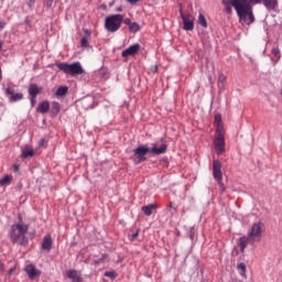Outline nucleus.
Listing matches in <instances>:
<instances>
[{
    "instance_id": "1",
    "label": "nucleus",
    "mask_w": 282,
    "mask_h": 282,
    "mask_svg": "<svg viewBox=\"0 0 282 282\" xmlns=\"http://www.w3.org/2000/svg\"><path fill=\"white\" fill-rule=\"evenodd\" d=\"M169 145L166 143H162L160 147L158 143H152V148L148 145H139L133 150V155L130 158L134 164H142V162H147V154L152 153L153 155H164Z\"/></svg>"
},
{
    "instance_id": "2",
    "label": "nucleus",
    "mask_w": 282,
    "mask_h": 282,
    "mask_svg": "<svg viewBox=\"0 0 282 282\" xmlns=\"http://www.w3.org/2000/svg\"><path fill=\"white\" fill-rule=\"evenodd\" d=\"M250 0H242L239 4L235 3V10L240 23L252 25L254 23V12Z\"/></svg>"
},
{
    "instance_id": "3",
    "label": "nucleus",
    "mask_w": 282,
    "mask_h": 282,
    "mask_svg": "<svg viewBox=\"0 0 282 282\" xmlns=\"http://www.w3.org/2000/svg\"><path fill=\"white\" fill-rule=\"evenodd\" d=\"M30 230V225L13 224L9 229V238L13 243H19V246H28L29 240L25 235Z\"/></svg>"
},
{
    "instance_id": "4",
    "label": "nucleus",
    "mask_w": 282,
    "mask_h": 282,
    "mask_svg": "<svg viewBox=\"0 0 282 282\" xmlns=\"http://www.w3.org/2000/svg\"><path fill=\"white\" fill-rule=\"evenodd\" d=\"M56 67L59 72H63L68 76H82V74H85V69L83 68L80 62H74L72 64L67 62H61L56 64Z\"/></svg>"
},
{
    "instance_id": "5",
    "label": "nucleus",
    "mask_w": 282,
    "mask_h": 282,
    "mask_svg": "<svg viewBox=\"0 0 282 282\" xmlns=\"http://www.w3.org/2000/svg\"><path fill=\"white\" fill-rule=\"evenodd\" d=\"M122 21H124V15L122 14L108 15L105 19V30L113 34L115 32H118L120 28H122Z\"/></svg>"
},
{
    "instance_id": "6",
    "label": "nucleus",
    "mask_w": 282,
    "mask_h": 282,
    "mask_svg": "<svg viewBox=\"0 0 282 282\" xmlns=\"http://www.w3.org/2000/svg\"><path fill=\"white\" fill-rule=\"evenodd\" d=\"M213 177L216 180L220 193H224L226 191V185H224V173L221 172V162H219V160L213 161Z\"/></svg>"
},
{
    "instance_id": "7",
    "label": "nucleus",
    "mask_w": 282,
    "mask_h": 282,
    "mask_svg": "<svg viewBox=\"0 0 282 282\" xmlns=\"http://www.w3.org/2000/svg\"><path fill=\"white\" fill-rule=\"evenodd\" d=\"M180 14L183 21V30L185 32H193L195 30V17L191 13H184L182 9H180Z\"/></svg>"
},
{
    "instance_id": "8",
    "label": "nucleus",
    "mask_w": 282,
    "mask_h": 282,
    "mask_svg": "<svg viewBox=\"0 0 282 282\" xmlns=\"http://www.w3.org/2000/svg\"><path fill=\"white\" fill-rule=\"evenodd\" d=\"M248 236L253 241H261V237H263V223H254L251 226V229L249 230Z\"/></svg>"
},
{
    "instance_id": "9",
    "label": "nucleus",
    "mask_w": 282,
    "mask_h": 282,
    "mask_svg": "<svg viewBox=\"0 0 282 282\" xmlns=\"http://www.w3.org/2000/svg\"><path fill=\"white\" fill-rule=\"evenodd\" d=\"M250 3H252L253 6H257V3H263L264 8L267 10L276 11V8H279V0H249Z\"/></svg>"
},
{
    "instance_id": "10",
    "label": "nucleus",
    "mask_w": 282,
    "mask_h": 282,
    "mask_svg": "<svg viewBox=\"0 0 282 282\" xmlns=\"http://www.w3.org/2000/svg\"><path fill=\"white\" fill-rule=\"evenodd\" d=\"M4 96L9 97V102H19V100H23V94L14 93V88L12 87L4 88Z\"/></svg>"
},
{
    "instance_id": "11",
    "label": "nucleus",
    "mask_w": 282,
    "mask_h": 282,
    "mask_svg": "<svg viewBox=\"0 0 282 282\" xmlns=\"http://www.w3.org/2000/svg\"><path fill=\"white\" fill-rule=\"evenodd\" d=\"M214 147L217 155L226 153V139L225 137H216L214 140Z\"/></svg>"
},
{
    "instance_id": "12",
    "label": "nucleus",
    "mask_w": 282,
    "mask_h": 282,
    "mask_svg": "<svg viewBox=\"0 0 282 282\" xmlns=\"http://www.w3.org/2000/svg\"><path fill=\"white\" fill-rule=\"evenodd\" d=\"M243 0H221V3L224 6V12L226 14L232 15V8L235 9V3L238 6L242 2Z\"/></svg>"
},
{
    "instance_id": "13",
    "label": "nucleus",
    "mask_w": 282,
    "mask_h": 282,
    "mask_svg": "<svg viewBox=\"0 0 282 282\" xmlns=\"http://www.w3.org/2000/svg\"><path fill=\"white\" fill-rule=\"evenodd\" d=\"M140 50H141L140 44H133L128 48H126L124 51H122L121 56L122 58H129V56H135V54H138Z\"/></svg>"
},
{
    "instance_id": "14",
    "label": "nucleus",
    "mask_w": 282,
    "mask_h": 282,
    "mask_svg": "<svg viewBox=\"0 0 282 282\" xmlns=\"http://www.w3.org/2000/svg\"><path fill=\"white\" fill-rule=\"evenodd\" d=\"M248 243H250V246H254V241L252 238H250L249 236H242L238 239V246L240 248V252H246V248H248Z\"/></svg>"
},
{
    "instance_id": "15",
    "label": "nucleus",
    "mask_w": 282,
    "mask_h": 282,
    "mask_svg": "<svg viewBox=\"0 0 282 282\" xmlns=\"http://www.w3.org/2000/svg\"><path fill=\"white\" fill-rule=\"evenodd\" d=\"M29 279H36V276H41V270H37L34 264H28L24 269Z\"/></svg>"
},
{
    "instance_id": "16",
    "label": "nucleus",
    "mask_w": 282,
    "mask_h": 282,
    "mask_svg": "<svg viewBox=\"0 0 282 282\" xmlns=\"http://www.w3.org/2000/svg\"><path fill=\"white\" fill-rule=\"evenodd\" d=\"M66 276L70 279L73 282H83V278L80 276V273L76 271V269H70L66 271Z\"/></svg>"
},
{
    "instance_id": "17",
    "label": "nucleus",
    "mask_w": 282,
    "mask_h": 282,
    "mask_svg": "<svg viewBox=\"0 0 282 282\" xmlns=\"http://www.w3.org/2000/svg\"><path fill=\"white\" fill-rule=\"evenodd\" d=\"M141 210L142 213H144V215H147V217H151L153 215V210H158V205L155 204L145 205V206H142Z\"/></svg>"
},
{
    "instance_id": "18",
    "label": "nucleus",
    "mask_w": 282,
    "mask_h": 282,
    "mask_svg": "<svg viewBox=\"0 0 282 282\" xmlns=\"http://www.w3.org/2000/svg\"><path fill=\"white\" fill-rule=\"evenodd\" d=\"M52 236H45L42 241V250H46V252H50L52 250Z\"/></svg>"
},
{
    "instance_id": "19",
    "label": "nucleus",
    "mask_w": 282,
    "mask_h": 282,
    "mask_svg": "<svg viewBox=\"0 0 282 282\" xmlns=\"http://www.w3.org/2000/svg\"><path fill=\"white\" fill-rule=\"evenodd\" d=\"M36 111H39V113H47L50 111V101L44 100L40 102L36 108Z\"/></svg>"
},
{
    "instance_id": "20",
    "label": "nucleus",
    "mask_w": 282,
    "mask_h": 282,
    "mask_svg": "<svg viewBox=\"0 0 282 282\" xmlns=\"http://www.w3.org/2000/svg\"><path fill=\"white\" fill-rule=\"evenodd\" d=\"M39 94H41V88L39 87V85H36V84H31V85L29 86V96L36 98V96H37Z\"/></svg>"
},
{
    "instance_id": "21",
    "label": "nucleus",
    "mask_w": 282,
    "mask_h": 282,
    "mask_svg": "<svg viewBox=\"0 0 282 282\" xmlns=\"http://www.w3.org/2000/svg\"><path fill=\"white\" fill-rule=\"evenodd\" d=\"M69 91V88L67 86H61L57 88L55 96L56 98H63L67 96V93Z\"/></svg>"
},
{
    "instance_id": "22",
    "label": "nucleus",
    "mask_w": 282,
    "mask_h": 282,
    "mask_svg": "<svg viewBox=\"0 0 282 282\" xmlns=\"http://www.w3.org/2000/svg\"><path fill=\"white\" fill-rule=\"evenodd\" d=\"M51 113L53 116H56L57 113H61V104L58 101L52 102Z\"/></svg>"
},
{
    "instance_id": "23",
    "label": "nucleus",
    "mask_w": 282,
    "mask_h": 282,
    "mask_svg": "<svg viewBox=\"0 0 282 282\" xmlns=\"http://www.w3.org/2000/svg\"><path fill=\"white\" fill-rule=\"evenodd\" d=\"M12 183V176L11 175H6L0 180V186H8Z\"/></svg>"
},
{
    "instance_id": "24",
    "label": "nucleus",
    "mask_w": 282,
    "mask_h": 282,
    "mask_svg": "<svg viewBox=\"0 0 282 282\" xmlns=\"http://www.w3.org/2000/svg\"><path fill=\"white\" fill-rule=\"evenodd\" d=\"M198 25H202V28H208V22L206 21L204 13L198 14Z\"/></svg>"
},
{
    "instance_id": "25",
    "label": "nucleus",
    "mask_w": 282,
    "mask_h": 282,
    "mask_svg": "<svg viewBox=\"0 0 282 282\" xmlns=\"http://www.w3.org/2000/svg\"><path fill=\"white\" fill-rule=\"evenodd\" d=\"M217 127V134H216V138H225L226 135V131L224 130V124H218L216 126Z\"/></svg>"
},
{
    "instance_id": "26",
    "label": "nucleus",
    "mask_w": 282,
    "mask_h": 282,
    "mask_svg": "<svg viewBox=\"0 0 282 282\" xmlns=\"http://www.w3.org/2000/svg\"><path fill=\"white\" fill-rule=\"evenodd\" d=\"M34 155V150L26 148L22 151V158L28 159V158H32Z\"/></svg>"
},
{
    "instance_id": "27",
    "label": "nucleus",
    "mask_w": 282,
    "mask_h": 282,
    "mask_svg": "<svg viewBox=\"0 0 282 282\" xmlns=\"http://www.w3.org/2000/svg\"><path fill=\"white\" fill-rule=\"evenodd\" d=\"M237 270L240 272L241 276H246V263L241 262L237 265Z\"/></svg>"
},
{
    "instance_id": "28",
    "label": "nucleus",
    "mask_w": 282,
    "mask_h": 282,
    "mask_svg": "<svg viewBox=\"0 0 282 282\" xmlns=\"http://www.w3.org/2000/svg\"><path fill=\"white\" fill-rule=\"evenodd\" d=\"M129 30L130 32H140V24H138L137 22H132L130 25H129Z\"/></svg>"
},
{
    "instance_id": "29",
    "label": "nucleus",
    "mask_w": 282,
    "mask_h": 282,
    "mask_svg": "<svg viewBox=\"0 0 282 282\" xmlns=\"http://www.w3.org/2000/svg\"><path fill=\"white\" fill-rule=\"evenodd\" d=\"M272 56H275V58H278V61H280L281 58V50H279V47H273L271 51Z\"/></svg>"
},
{
    "instance_id": "30",
    "label": "nucleus",
    "mask_w": 282,
    "mask_h": 282,
    "mask_svg": "<svg viewBox=\"0 0 282 282\" xmlns=\"http://www.w3.org/2000/svg\"><path fill=\"white\" fill-rule=\"evenodd\" d=\"M224 83H226V75L220 74L218 76V87H224Z\"/></svg>"
},
{
    "instance_id": "31",
    "label": "nucleus",
    "mask_w": 282,
    "mask_h": 282,
    "mask_svg": "<svg viewBox=\"0 0 282 282\" xmlns=\"http://www.w3.org/2000/svg\"><path fill=\"white\" fill-rule=\"evenodd\" d=\"M105 276H108L109 279H116V276H118V273H116V271H107L105 272Z\"/></svg>"
},
{
    "instance_id": "32",
    "label": "nucleus",
    "mask_w": 282,
    "mask_h": 282,
    "mask_svg": "<svg viewBox=\"0 0 282 282\" xmlns=\"http://www.w3.org/2000/svg\"><path fill=\"white\" fill-rule=\"evenodd\" d=\"M80 45L82 47H87V45H89V37H83L80 40Z\"/></svg>"
},
{
    "instance_id": "33",
    "label": "nucleus",
    "mask_w": 282,
    "mask_h": 282,
    "mask_svg": "<svg viewBox=\"0 0 282 282\" xmlns=\"http://www.w3.org/2000/svg\"><path fill=\"white\" fill-rule=\"evenodd\" d=\"M214 122L216 126L221 124V115L216 113L214 118Z\"/></svg>"
},
{
    "instance_id": "34",
    "label": "nucleus",
    "mask_w": 282,
    "mask_h": 282,
    "mask_svg": "<svg viewBox=\"0 0 282 282\" xmlns=\"http://www.w3.org/2000/svg\"><path fill=\"white\" fill-rule=\"evenodd\" d=\"M138 235H140V231H135L134 234L130 235V241H135L138 239Z\"/></svg>"
},
{
    "instance_id": "35",
    "label": "nucleus",
    "mask_w": 282,
    "mask_h": 282,
    "mask_svg": "<svg viewBox=\"0 0 282 282\" xmlns=\"http://www.w3.org/2000/svg\"><path fill=\"white\" fill-rule=\"evenodd\" d=\"M107 259V254H102V257L99 260H95V263L98 265L99 263H102Z\"/></svg>"
},
{
    "instance_id": "36",
    "label": "nucleus",
    "mask_w": 282,
    "mask_h": 282,
    "mask_svg": "<svg viewBox=\"0 0 282 282\" xmlns=\"http://www.w3.org/2000/svg\"><path fill=\"white\" fill-rule=\"evenodd\" d=\"M122 23H124V25H128L129 28L133 22L131 21V19L127 18L122 21Z\"/></svg>"
},
{
    "instance_id": "37",
    "label": "nucleus",
    "mask_w": 282,
    "mask_h": 282,
    "mask_svg": "<svg viewBox=\"0 0 282 282\" xmlns=\"http://www.w3.org/2000/svg\"><path fill=\"white\" fill-rule=\"evenodd\" d=\"M85 36L86 39H89V36H91V31H89V29H85L84 30Z\"/></svg>"
},
{
    "instance_id": "38",
    "label": "nucleus",
    "mask_w": 282,
    "mask_h": 282,
    "mask_svg": "<svg viewBox=\"0 0 282 282\" xmlns=\"http://www.w3.org/2000/svg\"><path fill=\"white\" fill-rule=\"evenodd\" d=\"M31 107L36 106V97H30Z\"/></svg>"
},
{
    "instance_id": "39",
    "label": "nucleus",
    "mask_w": 282,
    "mask_h": 282,
    "mask_svg": "<svg viewBox=\"0 0 282 282\" xmlns=\"http://www.w3.org/2000/svg\"><path fill=\"white\" fill-rule=\"evenodd\" d=\"M17 224L25 225L23 223V216L21 214L18 215V223Z\"/></svg>"
},
{
    "instance_id": "40",
    "label": "nucleus",
    "mask_w": 282,
    "mask_h": 282,
    "mask_svg": "<svg viewBox=\"0 0 282 282\" xmlns=\"http://www.w3.org/2000/svg\"><path fill=\"white\" fill-rule=\"evenodd\" d=\"M14 272H17V268H11V269H9V271H8V274H9V276H12V274H14Z\"/></svg>"
},
{
    "instance_id": "41",
    "label": "nucleus",
    "mask_w": 282,
    "mask_h": 282,
    "mask_svg": "<svg viewBox=\"0 0 282 282\" xmlns=\"http://www.w3.org/2000/svg\"><path fill=\"white\" fill-rule=\"evenodd\" d=\"M130 6H135V3L140 2L141 0H126Z\"/></svg>"
},
{
    "instance_id": "42",
    "label": "nucleus",
    "mask_w": 282,
    "mask_h": 282,
    "mask_svg": "<svg viewBox=\"0 0 282 282\" xmlns=\"http://www.w3.org/2000/svg\"><path fill=\"white\" fill-rule=\"evenodd\" d=\"M53 4H54V0L46 1V8H52Z\"/></svg>"
},
{
    "instance_id": "43",
    "label": "nucleus",
    "mask_w": 282,
    "mask_h": 282,
    "mask_svg": "<svg viewBox=\"0 0 282 282\" xmlns=\"http://www.w3.org/2000/svg\"><path fill=\"white\" fill-rule=\"evenodd\" d=\"M36 0H29V8H34V3Z\"/></svg>"
},
{
    "instance_id": "44",
    "label": "nucleus",
    "mask_w": 282,
    "mask_h": 282,
    "mask_svg": "<svg viewBox=\"0 0 282 282\" xmlns=\"http://www.w3.org/2000/svg\"><path fill=\"white\" fill-rule=\"evenodd\" d=\"M0 272H6V267L3 265V262H0Z\"/></svg>"
},
{
    "instance_id": "45",
    "label": "nucleus",
    "mask_w": 282,
    "mask_h": 282,
    "mask_svg": "<svg viewBox=\"0 0 282 282\" xmlns=\"http://www.w3.org/2000/svg\"><path fill=\"white\" fill-rule=\"evenodd\" d=\"M3 28H6V22L4 21H0V30H3Z\"/></svg>"
},
{
    "instance_id": "46",
    "label": "nucleus",
    "mask_w": 282,
    "mask_h": 282,
    "mask_svg": "<svg viewBox=\"0 0 282 282\" xmlns=\"http://www.w3.org/2000/svg\"><path fill=\"white\" fill-rule=\"evenodd\" d=\"M45 139H41V141H40V147H44L45 145Z\"/></svg>"
},
{
    "instance_id": "47",
    "label": "nucleus",
    "mask_w": 282,
    "mask_h": 282,
    "mask_svg": "<svg viewBox=\"0 0 282 282\" xmlns=\"http://www.w3.org/2000/svg\"><path fill=\"white\" fill-rule=\"evenodd\" d=\"M13 171L14 173H19V165H14Z\"/></svg>"
},
{
    "instance_id": "48",
    "label": "nucleus",
    "mask_w": 282,
    "mask_h": 282,
    "mask_svg": "<svg viewBox=\"0 0 282 282\" xmlns=\"http://www.w3.org/2000/svg\"><path fill=\"white\" fill-rule=\"evenodd\" d=\"M2 47H3V42L0 41V52H1Z\"/></svg>"
},
{
    "instance_id": "49",
    "label": "nucleus",
    "mask_w": 282,
    "mask_h": 282,
    "mask_svg": "<svg viewBox=\"0 0 282 282\" xmlns=\"http://www.w3.org/2000/svg\"><path fill=\"white\" fill-rule=\"evenodd\" d=\"M3 78V76L1 75V68H0V80Z\"/></svg>"
},
{
    "instance_id": "50",
    "label": "nucleus",
    "mask_w": 282,
    "mask_h": 282,
    "mask_svg": "<svg viewBox=\"0 0 282 282\" xmlns=\"http://www.w3.org/2000/svg\"><path fill=\"white\" fill-rule=\"evenodd\" d=\"M117 11H118V12H122V9H121V8H119V9H117Z\"/></svg>"
},
{
    "instance_id": "51",
    "label": "nucleus",
    "mask_w": 282,
    "mask_h": 282,
    "mask_svg": "<svg viewBox=\"0 0 282 282\" xmlns=\"http://www.w3.org/2000/svg\"><path fill=\"white\" fill-rule=\"evenodd\" d=\"M154 72H158V66H154Z\"/></svg>"
},
{
    "instance_id": "52",
    "label": "nucleus",
    "mask_w": 282,
    "mask_h": 282,
    "mask_svg": "<svg viewBox=\"0 0 282 282\" xmlns=\"http://www.w3.org/2000/svg\"><path fill=\"white\" fill-rule=\"evenodd\" d=\"M170 208H173V203H170Z\"/></svg>"
},
{
    "instance_id": "53",
    "label": "nucleus",
    "mask_w": 282,
    "mask_h": 282,
    "mask_svg": "<svg viewBox=\"0 0 282 282\" xmlns=\"http://www.w3.org/2000/svg\"><path fill=\"white\" fill-rule=\"evenodd\" d=\"M191 239L193 240V235H191Z\"/></svg>"
}]
</instances>
